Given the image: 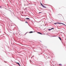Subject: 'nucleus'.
Instances as JSON below:
<instances>
[{
  "instance_id": "obj_14",
  "label": "nucleus",
  "mask_w": 66,
  "mask_h": 66,
  "mask_svg": "<svg viewBox=\"0 0 66 66\" xmlns=\"http://www.w3.org/2000/svg\"><path fill=\"white\" fill-rule=\"evenodd\" d=\"M54 29V28H52L51 29V30H52V29Z\"/></svg>"
},
{
  "instance_id": "obj_15",
  "label": "nucleus",
  "mask_w": 66,
  "mask_h": 66,
  "mask_svg": "<svg viewBox=\"0 0 66 66\" xmlns=\"http://www.w3.org/2000/svg\"><path fill=\"white\" fill-rule=\"evenodd\" d=\"M39 14H40V13H42V12H39Z\"/></svg>"
},
{
  "instance_id": "obj_4",
  "label": "nucleus",
  "mask_w": 66,
  "mask_h": 66,
  "mask_svg": "<svg viewBox=\"0 0 66 66\" xmlns=\"http://www.w3.org/2000/svg\"><path fill=\"white\" fill-rule=\"evenodd\" d=\"M59 38L60 39V40H62V39H61V38L60 37H59Z\"/></svg>"
},
{
  "instance_id": "obj_11",
  "label": "nucleus",
  "mask_w": 66,
  "mask_h": 66,
  "mask_svg": "<svg viewBox=\"0 0 66 66\" xmlns=\"http://www.w3.org/2000/svg\"><path fill=\"white\" fill-rule=\"evenodd\" d=\"M61 24H63L64 25H65V26H66V25H65V24H64L61 23Z\"/></svg>"
},
{
  "instance_id": "obj_18",
  "label": "nucleus",
  "mask_w": 66,
  "mask_h": 66,
  "mask_svg": "<svg viewBox=\"0 0 66 66\" xmlns=\"http://www.w3.org/2000/svg\"><path fill=\"white\" fill-rule=\"evenodd\" d=\"M24 6H26V4H24Z\"/></svg>"
},
{
  "instance_id": "obj_13",
  "label": "nucleus",
  "mask_w": 66,
  "mask_h": 66,
  "mask_svg": "<svg viewBox=\"0 0 66 66\" xmlns=\"http://www.w3.org/2000/svg\"><path fill=\"white\" fill-rule=\"evenodd\" d=\"M30 4V3L26 4L27 5H29V4Z\"/></svg>"
},
{
  "instance_id": "obj_3",
  "label": "nucleus",
  "mask_w": 66,
  "mask_h": 66,
  "mask_svg": "<svg viewBox=\"0 0 66 66\" xmlns=\"http://www.w3.org/2000/svg\"><path fill=\"white\" fill-rule=\"evenodd\" d=\"M43 7H44V8H46V7L44 5H43V6H42Z\"/></svg>"
},
{
  "instance_id": "obj_1",
  "label": "nucleus",
  "mask_w": 66,
  "mask_h": 66,
  "mask_svg": "<svg viewBox=\"0 0 66 66\" xmlns=\"http://www.w3.org/2000/svg\"><path fill=\"white\" fill-rule=\"evenodd\" d=\"M17 64L20 66H21L20 65V64H19V63H18V62H16Z\"/></svg>"
},
{
  "instance_id": "obj_19",
  "label": "nucleus",
  "mask_w": 66,
  "mask_h": 66,
  "mask_svg": "<svg viewBox=\"0 0 66 66\" xmlns=\"http://www.w3.org/2000/svg\"><path fill=\"white\" fill-rule=\"evenodd\" d=\"M27 34V33H26L25 34Z\"/></svg>"
},
{
  "instance_id": "obj_20",
  "label": "nucleus",
  "mask_w": 66,
  "mask_h": 66,
  "mask_svg": "<svg viewBox=\"0 0 66 66\" xmlns=\"http://www.w3.org/2000/svg\"><path fill=\"white\" fill-rule=\"evenodd\" d=\"M34 32H35V31Z\"/></svg>"
},
{
  "instance_id": "obj_12",
  "label": "nucleus",
  "mask_w": 66,
  "mask_h": 66,
  "mask_svg": "<svg viewBox=\"0 0 66 66\" xmlns=\"http://www.w3.org/2000/svg\"><path fill=\"white\" fill-rule=\"evenodd\" d=\"M61 23H59V22H57V23H58V24H61Z\"/></svg>"
},
{
  "instance_id": "obj_6",
  "label": "nucleus",
  "mask_w": 66,
  "mask_h": 66,
  "mask_svg": "<svg viewBox=\"0 0 66 66\" xmlns=\"http://www.w3.org/2000/svg\"><path fill=\"white\" fill-rule=\"evenodd\" d=\"M40 4H41V5H42V6H43L44 5H43V4H42V3H40Z\"/></svg>"
},
{
  "instance_id": "obj_7",
  "label": "nucleus",
  "mask_w": 66,
  "mask_h": 66,
  "mask_svg": "<svg viewBox=\"0 0 66 66\" xmlns=\"http://www.w3.org/2000/svg\"><path fill=\"white\" fill-rule=\"evenodd\" d=\"M59 65L60 66H62V64H59Z\"/></svg>"
},
{
  "instance_id": "obj_16",
  "label": "nucleus",
  "mask_w": 66,
  "mask_h": 66,
  "mask_svg": "<svg viewBox=\"0 0 66 66\" xmlns=\"http://www.w3.org/2000/svg\"><path fill=\"white\" fill-rule=\"evenodd\" d=\"M0 8H1H1H2V7H1V6H0Z\"/></svg>"
},
{
  "instance_id": "obj_17",
  "label": "nucleus",
  "mask_w": 66,
  "mask_h": 66,
  "mask_svg": "<svg viewBox=\"0 0 66 66\" xmlns=\"http://www.w3.org/2000/svg\"><path fill=\"white\" fill-rule=\"evenodd\" d=\"M25 23H28V22H26Z\"/></svg>"
},
{
  "instance_id": "obj_5",
  "label": "nucleus",
  "mask_w": 66,
  "mask_h": 66,
  "mask_svg": "<svg viewBox=\"0 0 66 66\" xmlns=\"http://www.w3.org/2000/svg\"><path fill=\"white\" fill-rule=\"evenodd\" d=\"M25 19H28V20H29H29L30 19H29V18H26Z\"/></svg>"
},
{
  "instance_id": "obj_9",
  "label": "nucleus",
  "mask_w": 66,
  "mask_h": 66,
  "mask_svg": "<svg viewBox=\"0 0 66 66\" xmlns=\"http://www.w3.org/2000/svg\"><path fill=\"white\" fill-rule=\"evenodd\" d=\"M30 33H33V31H30L29 32Z\"/></svg>"
},
{
  "instance_id": "obj_2",
  "label": "nucleus",
  "mask_w": 66,
  "mask_h": 66,
  "mask_svg": "<svg viewBox=\"0 0 66 66\" xmlns=\"http://www.w3.org/2000/svg\"><path fill=\"white\" fill-rule=\"evenodd\" d=\"M38 34H41V35H42V34L39 32H38Z\"/></svg>"
},
{
  "instance_id": "obj_8",
  "label": "nucleus",
  "mask_w": 66,
  "mask_h": 66,
  "mask_svg": "<svg viewBox=\"0 0 66 66\" xmlns=\"http://www.w3.org/2000/svg\"><path fill=\"white\" fill-rule=\"evenodd\" d=\"M54 24H57V23H54Z\"/></svg>"
},
{
  "instance_id": "obj_10",
  "label": "nucleus",
  "mask_w": 66,
  "mask_h": 66,
  "mask_svg": "<svg viewBox=\"0 0 66 66\" xmlns=\"http://www.w3.org/2000/svg\"><path fill=\"white\" fill-rule=\"evenodd\" d=\"M48 30V31H51V29H49Z\"/></svg>"
},
{
  "instance_id": "obj_21",
  "label": "nucleus",
  "mask_w": 66,
  "mask_h": 66,
  "mask_svg": "<svg viewBox=\"0 0 66 66\" xmlns=\"http://www.w3.org/2000/svg\"><path fill=\"white\" fill-rule=\"evenodd\" d=\"M32 56L31 57V58H32Z\"/></svg>"
}]
</instances>
